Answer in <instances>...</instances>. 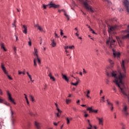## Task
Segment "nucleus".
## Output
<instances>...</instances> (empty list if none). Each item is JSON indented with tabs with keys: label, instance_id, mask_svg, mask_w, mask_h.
Listing matches in <instances>:
<instances>
[{
	"label": "nucleus",
	"instance_id": "nucleus-1",
	"mask_svg": "<svg viewBox=\"0 0 129 129\" xmlns=\"http://www.w3.org/2000/svg\"><path fill=\"white\" fill-rule=\"evenodd\" d=\"M115 40H113L111 37H109L108 40L106 41V44L109 45V49H112V50L113 57L114 58H116V57L119 58L120 53L115 51L114 48H113V47H114L115 46Z\"/></svg>",
	"mask_w": 129,
	"mask_h": 129
},
{
	"label": "nucleus",
	"instance_id": "nucleus-2",
	"mask_svg": "<svg viewBox=\"0 0 129 129\" xmlns=\"http://www.w3.org/2000/svg\"><path fill=\"white\" fill-rule=\"evenodd\" d=\"M10 111H11V122L12 125H15V122H16V116L15 114H16V113L15 111H13V109H12V107H11L10 108Z\"/></svg>",
	"mask_w": 129,
	"mask_h": 129
},
{
	"label": "nucleus",
	"instance_id": "nucleus-3",
	"mask_svg": "<svg viewBox=\"0 0 129 129\" xmlns=\"http://www.w3.org/2000/svg\"><path fill=\"white\" fill-rule=\"evenodd\" d=\"M118 29V26L117 25H114L113 26H108V32L109 34H111L113 31Z\"/></svg>",
	"mask_w": 129,
	"mask_h": 129
},
{
	"label": "nucleus",
	"instance_id": "nucleus-4",
	"mask_svg": "<svg viewBox=\"0 0 129 129\" xmlns=\"http://www.w3.org/2000/svg\"><path fill=\"white\" fill-rule=\"evenodd\" d=\"M128 108L127 107V105L126 104H124L123 105V109H122V112L123 113L127 116V115H128V112H127V109Z\"/></svg>",
	"mask_w": 129,
	"mask_h": 129
},
{
	"label": "nucleus",
	"instance_id": "nucleus-5",
	"mask_svg": "<svg viewBox=\"0 0 129 129\" xmlns=\"http://www.w3.org/2000/svg\"><path fill=\"white\" fill-rule=\"evenodd\" d=\"M84 6L85 8L88 11V12H91V13H93V10L92 8L87 4V2H84Z\"/></svg>",
	"mask_w": 129,
	"mask_h": 129
},
{
	"label": "nucleus",
	"instance_id": "nucleus-6",
	"mask_svg": "<svg viewBox=\"0 0 129 129\" xmlns=\"http://www.w3.org/2000/svg\"><path fill=\"white\" fill-rule=\"evenodd\" d=\"M123 4L124 5V7L126 8L127 12L129 14V1L128 0H124Z\"/></svg>",
	"mask_w": 129,
	"mask_h": 129
},
{
	"label": "nucleus",
	"instance_id": "nucleus-7",
	"mask_svg": "<svg viewBox=\"0 0 129 129\" xmlns=\"http://www.w3.org/2000/svg\"><path fill=\"white\" fill-rule=\"evenodd\" d=\"M49 8H53V9H58V8H60V5H55V4H53L52 3H50L49 4Z\"/></svg>",
	"mask_w": 129,
	"mask_h": 129
},
{
	"label": "nucleus",
	"instance_id": "nucleus-8",
	"mask_svg": "<svg viewBox=\"0 0 129 129\" xmlns=\"http://www.w3.org/2000/svg\"><path fill=\"white\" fill-rule=\"evenodd\" d=\"M107 101V105H108V107H110V106H111V111H113V104H112V103H111L110 102H109L108 99H107L106 100Z\"/></svg>",
	"mask_w": 129,
	"mask_h": 129
},
{
	"label": "nucleus",
	"instance_id": "nucleus-9",
	"mask_svg": "<svg viewBox=\"0 0 129 129\" xmlns=\"http://www.w3.org/2000/svg\"><path fill=\"white\" fill-rule=\"evenodd\" d=\"M87 110H89L90 113L91 112H95V113H97V112H98V110H94L92 109V107H88L87 108Z\"/></svg>",
	"mask_w": 129,
	"mask_h": 129
},
{
	"label": "nucleus",
	"instance_id": "nucleus-10",
	"mask_svg": "<svg viewBox=\"0 0 129 129\" xmlns=\"http://www.w3.org/2000/svg\"><path fill=\"white\" fill-rule=\"evenodd\" d=\"M97 119L99 120V124L101 125H103V117L99 118L98 117H96Z\"/></svg>",
	"mask_w": 129,
	"mask_h": 129
},
{
	"label": "nucleus",
	"instance_id": "nucleus-11",
	"mask_svg": "<svg viewBox=\"0 0 129 129\" xmlns=\"http://www.w3.org/2000/svg\"><path fill=\"white\" fill-rule=\"evenodd\" d=\"M35 126H36L37 129H40L41 128V123L35 121L34 123Z\"/></svg>",
	"mask_w": 129,
	"mask_h": 129
},
{
	"label": "nucleus",
	"instance_id": "nucleus-12",
	"mask_svg": "<svg viewBox=\"0 0 129 129\" xmlns=\"http://www.w3.org/2000/svg\"><path fill=\"white\" fill-rule=\"evenodd\" d=\"M1 68H2L3 72H4L5 74H8V72H7V70H6V68L5 67L4 63H1Z\"/></svg>",
	"mask_w": 129,
	"mask_h": 129
},
{
	"label": "nucleus",
	"instance_id": "nucleus-13",
	"mask_svg": "<svg viewBox=\"0 0 129 129\" xmlns=\"http://www.w3.org/2000/svg\"><path fill=\"white\" fill-rule=\"evenodd\" d=\"M24 30H23V32L24 34H27L28 33V28L27 27V26L26 25H23V26Z\"/></svg>",
	"mask_w": 129,
	"mask_h": 129
},
{
	"label": "nucleus",
	"instance_id": "nucleus-14",
	"mask_svg": "<svg viewBox=\"0 0 129 129\" xmlns=\"http://www.w3.org/2000/svg\"><path fill=\"white\" fill-rule=\"evenodd\" d=\"M56 110L58 111V112L56 113V115H57V117H59L60 115L61 114V113H62V111L61 110H60V109H59V108H57Z\"/></svg>",
	"mask_w": 129,
	"mask_h": 129
},
{
	"label": "nucleus",
	"instance_id": "nucleus-15",
	"mask_svg": "<svg viewBox=\"0 0 129 129\" xmlns=\"http://www.w3.org/2000/svg\"><path fill=\"white\" fill-rule=\"evenodd\" d=\"M76 80H77V82L76 83H71V85H74L75 86H77V85H78V83H79V78H76Z\"/></svg>",
	"mask_w": 129,
	"mask_h": 129
},
{
	"label": "nucleus",
	"instance_id": "nucleus-16",
	"mask_svg": "<svg viewBox=\"0 0 129 129\" xmlns=\"http://www.w3.org/2000/svg\"><path fill=\"white\" fill-rule=\"evenodd\" d=\"M88 122L89 123V127H87V129H92V125L90 123V120L88 119Z\"/></svg>",
	"mask_w": 129,
	"mask_h": 129
},
{
	"label": "nucleus",
	"instance_id": "nucleus-17",
	"mask_svg": "<svg viewBox=\"0 0 129 129\" xmlns=\"http://www.w3.org/2000/svg\"><path fill=\"white\" fill-rule=\"evenodd\" d=\"M1 49H3V50H4V51H7L6 47H5V45H4V43L2 42L1 43Z\"/></svg>",
	"mask_w": 129,
	"mask_h": 129
},
{
	"label": "nucleus",
	"instance_id": "nucleus-18",
	"mask_svg": "<svg viewBox=\"0 0 129 129\" xmlns=\"http://www.w3.org/2000/svg\"><path fill=\"white\" fill-rule=\"evenodd\" d=\"M62 78L63 79H64V80H66V81H67V82H68L69 81V79H68L67 77L66 76H65L64 75H63V74H62Z\"/></svg>",
	"mask_w": 129,
	"mask_h": 129
},
{
	"label": "nucleus",
	"instance_id": "nucleus-19",
	"mask_svg": "<svg viewBox=\"0 0 129 129\" xmlns=\"http://www.w3.org/2000/svg\"><path fill=\"white\" fill-rule=\"evenodd\" d=\"M9 100H10V101H11V102H12V103H14V104H16V103L15 102V100H14V99H13V98H9Z\"/></svg>",
	"mask_w": 129,
	"mask_h": 129
},
{
	"label": "nucleus",
	"instance_id": "nucleus-20",
	"mask_svg": "<svg viewBox=\"0 0 129 129\" xmlns=\"http://www.w3.org/2000/svg\"><path fill=\"white\" fill-rule=\"evenodd\" d=\"M9 100H10V101H11V102H12V103H14V104H16V103L15 102V100H14V99H13V98H9Z\"/></svg>",
	"mask_w": 129,
	"mask_h": 129
},
{
	"label": "nucleus",
	"instance_id": "nucleus-21",
	"mask_svg": "<svg viewBox=\"0 0 129 129\" xmlns=\"http://www.w3.org/2000/svg\"><path fill=\"white\" fill-rule=\"evenodd\" d=\"M89 94H90V91L89 90H88L87 92L86 96L88 98H91V97H90V96L89 95Z\"/></svg>",
	"mask_w": 129,
	"mask_h": 129
},
{
	"label": "nucleus",
	"instance_id": "nucleus-22",
	"mask_svg": "<svg viewBox=\"0 0 129 129\" xmlns=\"http://www.w3.org/2000/svg\"><path fill=\"white\" fill-rule=\"evenodd\" d=\"M117 40L118 41V44L120 45V44H122V40L120 39L119 38H117Z\"/></svg>",
	"mask_w": 129,
	"mask_h": 129
},
{
	"label": "nucleus",
	"instance_id": "nucleus-23",
	"mask_svg": "<svg viewBox=\"0 0 129 129\" xmlns=\"http://www.w3.org/2000/svg\"><path fill=\"white\" fill-rule=\"evenodd\" d=\"M127 38H129V33L127 34V35L123 36L122 37V40H124V39H127Z\"/></svg>",
	"mask_w": 129,
	"mask_h": 129
},
{
	"label": "nucleus",
	"instance_id": "nucleus-24",
	"mask_svg": "<svg viewBox=\"0 0 129 129\" xmlns=\"http://www.w3.org/2000/svg\"><path fill=\"white\" fill-rule=\"evenodd\" d=\"M51 46L53 47H55V46H56V42H55V40L54 39L52 40Z\"/></svg>",
	"mask_w": 129,
	"mask_h": 129
},
{
	"label": "nucleus",
	"instance_id": "nucleus-25",
	"mask_svg": "<svg viewBox=\"0 0 129 129\" xmlns=\"http://www.w3.org/2000/svg\"><path fill=\"white\" fill-rule=\"evenodd\" d=\"M29 96L30 97V100H31V101L32 102L35 101V99L34 98V96H33L32 95H30Z\"/></svg>",
	"mask_w": 129,
	"mask_h": 129
},
{
	"label": "nucleus",
	"instance_id": "nucleus-26",
	"mask_svg": "<svg viewBox=\"0 0 129 129\" xmlns=\"http://www.w3.org/2000/svg\"><path fill=\"white\" fill-rule=\"evenodd\" d=\"M7 95L8 96V99L11 98L12 97V95L11 94V93H10V92H9V91H7Z\"/></svg>",
	"mask_w": 129,
	"mask_h": 129
},
{
	"label": "nucleus",
	"instance_id": "nucleus-27",
	"mask_svg": "<svg viewBox=\"0 0 129 129\" xmlns=\"http://www.w3.org/2000/svg\"><path fill=\"white\" fill-rule=\"evenodd\" d=\"M29 41H28V45L29 46H32V40H31V38H29Z\"/></svg>",
	"mask_w": 129,
	"mask_h": 129
},
{
	"label": "nucleus",
	"instance_id": "nucleus-28",
	"mask_svg": "<svg viewBox=\"0 0 129 129\" xmlns=\"http://www.w3.org/2000/svg\"><path fill=\"white\" fill-rule=\"evenodd\" d=\"M66 119L67 120V124H69V123H70V120H69V118L68 117H66Z\"/></svg>",
	"mask_w": 129,
	"mask_h": 129
},
{
	"label": "nucleus",
	"instance_id": "nucleus-29",
	"mask_svg": "<svg viewBox=\"0 0 129 129\" xmlns=\"http://www.w3.org/2000/svg\"><path fill=\"white\" fill-rule=\"evenodd\" d=\"M37 60V59L34 58L33 62H34V66H35V67H37V62H36V60Z\"/></svg>",
	"mask_w": 129,
	"mask_h": 129
},
{
	"label": "nucleus",
	"instance_id": "nucleus-30",
	"mask_svg": "<svg viewBox=\"0 0 129 129\" xmlns=\"http://www.w3.org/2000/svg\"><path fill=\"white\" fill-rule=\"evenodd\" d=\"M38 53V50H37V49H36V48H34V55H37V54H38V53Z\"/></svg>",
	"mask_w": 129,
	"mask_h": 129
},
{
	"label": "nucleus",
	"instance_id": "nucleus-31",
	"mask_svg": "<svg viewBox=\"0 0 129 129\" xmlns=\"http://www.w3.org/2000/svg\"><path fill=\"white\" fill-rule=\"evenodd\" d=\"M108 61L110 64H111V65L112 66V65H113V61H112V60L109 59Z\"/></svg>",
	"mask_w": 129,
	"mask_h": 129
},
{
	"label": "nucleus",
	"instance_id": "nucleus-32",
	"mask_svg": "<svg viewBox=\"0 0 129 129\" xmlns=\"http://www.w3.org/2000/svg\"><path fill=\"white\" fill-rule=\"evenodd\" d=\"M29 114L30 115H31L32 116H36V114H33V112H32L31 111L29 112Z\"/></svg>",
	"mask_w": 129,
	"mask_h": 129
},
{
	"label": "nucleus",
	"instance_id": "nucleus-33",
	"mask_svg": "<svg viewBox=\"0 0 129 129\" xmlns=\"http://www.w3.org/2000/svg\"><path fill=\"white\" fill-rule=\"evenodd\" d=\"M6 75L7 76V77H8L9 79H10V80H13V79L12 78V77L10 76V75H9L8 73H7V74H6Z\"/></svg>",
	"mask_w": 129,
	"mask_h": 129
},
{
	"label": "nucleus",
	"instance_id": "nucleus-34",
	"mask_svg": "<svg viewBox=\"0 0 129 129\" xmlns=\"http://www.w3.org/2000/svg\"><path fill=\"white\" fill-rule=\"evenodd\" d=\"M105 98V96L102 97V99L100 100V102H101V101H102L103 102H105V100H104Z\"/></svg>",
	"mask_w": 129,
	"mask_h": 129
},
{
	"label": "nucleus",
	"instance_id": "nucleus-35",
	"mask_svg": "<svg viewBox=\"0 0 129 129\" xmlns=\"http://www.w3.org/2000/svg\"><path fill=\"white\" fill-rule=\"evenodd\" d=\"M64 16H66V17L67 18L68 21H69V20H70V19L69 18V16L66 13H64Z\"/></svg>",
	"mask_w": 129,
	"mask_h": 129
},
{
	"label": "nucleus",
	"instance_id": "nucleus-36",
	"mask_svg": "<svg viewBox=\"0 0 129 129\" xmlns=\"http://www.w3.org/2000/svg\"><path fill=\"white\" fill-rule=\"evenodd\" d=\"M72 4L73 7H76V4H75V2H74V1H73L72 2Z\"/></svg>",
	"mask_w": 129,
	"mask_h": 129
},
{
	"label": "nucleus",
	"instance_id": "nucleus-37",
	"mask_svg": "<svg viewBox=\"0 0 129 129\" xmlns=\"http://www.w3.org/2000/svg\"><path fill=\"white\" fill-rule=\"evenodd\" d=\"M90 32H92V34H96V33H95V32H94V31L93 30V29L90 28Z\"/></svg>",
	"mask_w": 129,
	"mask_h": 129
},
{
	"label": "nucleus",
	"instance_id": "nucleus-38",
	"mask_svg": "<svg viewBox=\"0 0 129 129\" xmlns=\"http://www.w3.org/2000/svg\"><path fill=\"white\" fill-rule=\"evenodd\" d=\"M60 36H63L64 35V33H63V30L62 29H60Z\"/></svg>",
	"mask_w": 129,
	"mask_h": 129
},
{
	"label": "nucleus",
	"instance_id": "nucleus-39",
	"mask_svg": "<svg viewBox=\"0 0 129 129\" xmlns=\"http://www.w3.org/2000/svg\"><path fill=\"white\" fill-rule=\"evenodd\" d=\"M104 2H107V3H108V4H109V5H111V2H110V1H108V0H103Z\"/></svg>",
	"mask_w": 129,
	"mask_h": 129
},
{
	"label": "nucleus",
	"instance_id": "nucleus-40",
	"mask_svg": "<svg viewBox=\"0 0 129 129\" xmlns=\"http://www.w3.org/2000/svg\"><path fill=\"white\" fill-rule=\"evenodd\" d=\"M37 29L38 30H39V31H40L41 32H43V29L41 28V26L38 27Z\"/></svg>",
	"mask_w": 129,
	"mask_h": 129
},
{
	"label": "nucleus",
	"instance_id": "nucleus-41",
	"mask_svg": "<svg viewBox=\"0 0 129 129\" xmlns=\"http://www.w3.org/2000/svg\"><path fill=\"white\" fill-rule=\"evenodd\" d=\"M50 79H51V80H52V81H55V78H54L53 77H50Z\"/></svg>",
	"mask_w": 129,
	"mask_h": 129
},
{
	"label": "nucleus",
	"instance_id": "nucleus-42",
	"mask_svg": "<svg viewBox=\"0 0 129 129\" xmlns=\"http://www.w3.org/2000/svg\"><path fill=\"white\" fill-rule=\"evenodd\" d=\"M54 35H55V38H59V36H58V34H57V33H56V31H55V32H54Z\"/></svg>",
	"mask_w": 129,
	"mask_h": 129
},
{
	"label": "nucleus",
	"instance_id": "nucleus-43",
	"mask_svg": "<svg viewBox=\"0 0 129 129\" xmlns=\"http://www.w3.org/2000/svg\"><path fill=\"white\" fill-rule=\"evenodd\" d=\"M4 101H5L4 99L0 98V103H3V102H4Z\"/></svg>",
	"mask_w": 129,
	"mask_h": 129
},
{
	"label": "nucleus",
	"instance_id": "nucleus-44",
	"mask_svg": "<svg viewBox=\"0 0 129 129\" xmlns=\"http://www.w3.org/2000/svg\"><path fill=\"white\" fill-rule=\"evenodd\" d=\"M5 104L6 105H7V106H10V103H9L8 102H5Z\"/></svg>",
	"mask_w": 129,
	"mask_h": 129
},
{
	"label": "nucleus",
	"instance_id": "nucleus-45",
	"mask_svg": "<svg viewBox=\"0 0 129 129\" xmlns=\"http://www.w3.org/2000/svg\"><path fill=\"white\" fill-rule=\"evenodd\" d=\"M38 64H41V59L40 58L37 59Z\"/></svg>",
	"mask_w": 129,
	"mask_h": 129
},
{
	"label": "nucleus",
	"instance_id": "nucleus-46",
	"mask_svg": "<svg viewBox=\"0 0 129 129\" xmlns=\"http://www.w3.org/2000/svg\"><path fill=\"white\" fill-rule=\"evenodd\" d=\"M16 20H14V23L13 24H12L13 27H14L15 28H16Z\"/></svg>",
	"mask_w": 129,
	"mask_h": 129
},
{
	"label": "nucleus",
	"instance_id": "nucleus-47",
	"mask_svg": "<svg viewBox=\"0 0 129 129\" xmlns=\"http://www.w3.org/2000/svg\"><path fill=\"white\" fill-rule=\"evenodd\" d=\"M35 56H36V59H39V55H38V54H36V55H34Z\"/></svg>",
	"mask_w": 129,
	"mask_h": 129
},
{
	"label": "nucleus",
	"instance_id": "nucleus-48",
	"mask_svg": "<svg viewBox=\"0 0 129 129\" xmlns=\"http://www.w3.org/2000/svg\"><path fill=\"white\" fill-rule=\"evenodd\" d=\"M13 50H14L15 53H16V51H17V47H14Z\"/></svg>",
	"mask_w": 129,
	"mask_h": 129
},
{
	"label": "nucleus",
	"instance_id": "nucleus-49",
	"mask_svg": "<svg viewBox=\"0 0 129 129\" xmlns=\"http://www.w3.org/2000/svg\"><path fill=\"white\" fill-rule=\"evenodd\" d=\"M28 77H29L30 81H32V76H31V75H28Z\"/></svg>",
	"mask_w": 129,
	"mask_h": 129
},
{
	"label": "nucleus",
	"instance_id": "nucleus-50",
	"mask_svg": "<svg viewBox=\"0 0 129 129\" xmlns=\"http://www.w3.org/2000/svg\"><path fill=\"white\" fill-rule=\"evenodd\" d=\"M28 77H29L30 81H32V76H31V75H28Z\"/></svg>",
	"mask_w": 129,
	"mask_h": 129
},
{
	"label": "nucleus",
	"instance_id": "nucleus-51",
	"mask_svg": "<svg viewBox=\"0 0 129 129\" xmlns=\"http://www.w3.org/2000/svg\"><path fill=\"white\" fill-rule=\"evenodd\" d=\"M24 95H25V98L26 99V100H28V98L27 97V95L26 94H24Z\"/></svg>",
	"mask_w": 129,
	"mask_h": 129
},
{
	"label": "nucleus",
	"instance_id": "nucleus-52",
	"mask_svg": "<svg viewBox=\"0 0 129 129\" xmlns=\"http://www.w3.org/2000/svg\"><path fill=\"white\" fill-rule=\"evenodd\" d=\"M48 76L49 77H50H50H52V73H49V74L48 75Z\"/></svg>",
	"mask_w": 129,
	"mask_h": 129
},
{
	"label": "nucleus",
	"instance_id": "nucleus-53",
	"mask_svg": "<svg viewBox=\"0 0 129 129\" xmlns=\"http://www.w3.org/2000/svg\"><path fill=\"white\" fill-rule=\"evenodd\" d=\"M69 102H71V100H67V103L68 104V103H69Z\"/></svg>",
	"mask_w": 129,
	"mask_h": 129
},
{
	"label": "nucleus",
	"instance_id": "nucleus-54",
	"mask_svg": "<svg viewBox=\"0 0 129 129\" xmlns=\"http://www.w3.org/2000/svg\"><path fill=\"white\" fill-rule=\"evenodd\" d=\"M40 26L39 25V24H36V25H35V26H34V27H36V28H39V27Z\"/></svg>",
	"mask_w": 129,
	"mask_h": 129
},
{
	"label": "nucleus",
	"instance_id": "nucleus-55",
	"mask_svg": "<svg viewBox=\"0 0 129 129\" xmlns=\"http://www.w3.org/2000/svg\"><path fill=\"white\" fill-rule=\"evenodd\" d=\"M0 94L1 95H3V91H2V89H0Z\"/></svg>",
	"mask_w": 129,
	"mask_h": 129
},
{
	"label": "nucleus",
	"instance_id": "nucleus-56",
	"mask_svg": "<svg viewBox=\"0 0 129 129\" xmlns=\"http://www.w3.org/2000/svg\"><path fill=\"white\" fill-rule=\"evenodd\" d=\"M18 74L19 75H21V74H22V72L20 71H18Z\"/></svg>",
	"mask_w": 129,
	"mask_h": 129
},
{
	"label": "nucleus",
	"instance_id": "nucleus-57",
	"mask_svg": "<svg viewBox=\"0 0 129 129\" xmlns=\"http://www.w3.org/2000/svg\"><path fill=\"white\" fill-rule=\"evenodd\" d=\"M43 8L44 10H46V7L45 5H43Z\"/></svg>",
	"mask_w": 129,
	"mask_h": 129
},
{
	"label": "nucleus",
	"instance_id": "nucleus-58",
	"mask_svg": "<svg viewBox=\"0 0 129 129\" xmlns=\"http://www.w3.org/2000/svg\"><path fill=\"white\" fill-rule=\"evenodd\" d=\"M106 84H108V83H109V80H108V79H106Z\"/></svg>",
	"mask_w": 129,
	"mask_h": 129
},
{
	"label": "nucleus",
	"instance_id": "nucleus-59",
	"mask_svg": "<svg viewBox=\"0 0 129 129\" xmlns=\"http://www.w3.org/2000/svg\"><path fill=\"white\" fill-rule=\"evenodd\" d=\"M83 73H84L85 74H86L87 72H86V71H85V69H83Z\"/></svg>",
	"mask_w": 129,
	"mask_h": 129
},
{
	"label": "nucleus",
	"instance_id": "nucleus-60",
	"mask_svg": "<svg viewBox=\"0 0 129 129\" xmlns=\"http://www.w3.org/2000/svg\"><path fill=\"white\" fill-rule=\"evenodd\" d=\"M69 48V49H73V48H74V46L72 45L71 46H70Z\"/></svg>",
	"mask_w": 129,
	"mask_h": 129
},
{
	"label": "nucleus",
	"instance_id": "nucleus-61",
	"mask_svg": "<svg viewBox=\"0 0 129 129\" xmlns=\"http://www.w3.org/2000/svg\"><path fill=\"white\" fill-rule=\"evenodd\" d=\"M26 102H27L28 105H30V103L29 102V100H26Z\"/></svg>",
	"mask_w": 129,
	"mask_h": 129
},
{
	"label": "nucleus",
	"instance_id": "nucleus-62",
	"mask_svg": "<svg viewBox=\"0 0 129 129\" xmlns=\"http://www.w3.org/2000/svg\"><path fill=\"white\" fill-rule=\"evenodd\" d=\"M113 90H114V91H115V92H116V89H115V87H113Z\"/></svg>",
	"mask_w": 129,
	"mask_h": 129
},
{
	"label": "nucleus",
	"instance_id": "nucleus-63",
	"mask_svg": "<svg viewBox=\"0 0 129 129\" xmlns=\"http://www.w3.org/2000/svg\"><path fill=\"white\" fill-rule=\"evenodd\" d=\"M120 125H121V126H125V125H124V124H123V123H121Z\"/></svg>",
	"mask_w": 129,
	"mask_h": 129
},
{
	"label": "nucleus",
	"instance_id": "nucleus-64",
	"mask_svg": "<svg viewBox=\"0 0 129 129\" xmlns=\"http://www.w3.org/2000/svg\"><path fill=\"white\" fill-rule=\"evenodd\" d=\"M68 48H69V47H68V46H65L64 47L65 50H67V49H68Z\"/></svg>",
	"mask_w": 129,
	"mask_h": 129
}]
</instances>
